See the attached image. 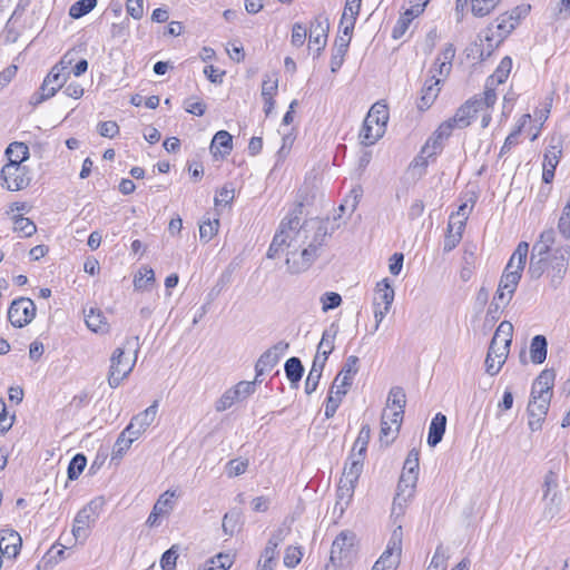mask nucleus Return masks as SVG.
I'll list each match as a JSON object with an SVG mask.
<instances>
[{"mask_svg":"<svg viewBox=\"0 0 570 570\" xmlns=\"http://www.w3.org/2000/svg\"><path fill=\"white\" fill-rule=\"evenodd\" d=\"M303 205L298 204L284 217L267 250L268 258H275L286 249V266L291 274L307 271L320 256L326 237L330 236L328 223L311 218L301 223Z\"/></svg>","mask_w":570,"mask_h":570,"instance_id":"1","label":"nucleus"},{"mask_svg":"<svg viewBox=\"0 0 570 570\" xmlns=\"http://www.w3.org/2000/svg\"><path fill=\"white\" fill-rule=\"evenodd\" d=\"M139 351V337L134 336L126 340L124 347H117L110 357L108 384L116 389L121 381L132 371Z\"/></svg>","mask_w":570,"mask_h":570,"instance_id":"2","label":"nucleus"},{"mask_svg":"<svg viewBox=\"0 0 570 570\" xmlns=\"http://www.w3.org/2000/svg\"><path fill=\"white\" fill-rule=\"evenodd\" d=\"M512 335L513 325L509 321L501 322L491 340L484 362L489 375L494 376L501 371L509 354Z\"/></svg>","mask_w":570,"mask_h":570,"instance_id":"3","label":"nucleus"},{"mask_svg":"<svg viewBox=\"0 0 570 570\" xmlns=\"http://www.w3.org/2000/svg\"><path fill=\"white\" fill-rule=\"evenodd\" d=\"M420 470V452L412 449L403 464V470L397 484V493L394 498V505L402 507L413 495Z\"/></svg>","mask_w":570,"mask_h":570,"instance_id":"4","label":"nucleus"},{"mask_svg":"<svg viewBox=\"0 0 570 570\" xmlns=\"http://www.w3.org/2000/svg\"><path fill=\"white\" fill-rule=\"evenodd\" d=\"M556 243V232L553 228H547L539 235L538 240L532 245L528 274L531 278H540L547 269V261L550 256L552 246Z\"/></svg>","mask_w":570,"mask_h":570,"instance_id":"5","label":"nucleus"},{"mask_svg":"<svg viewBox=\"0 0 570 570\" xmlns=\"http://www.w3.org/2000/svg\"><path fill=\"white\" fill-rule=\"evenodd\" d=\"M495 101V92L484 91L482 95H476L466 100L455 111L454 116L452 117V121L456 124L459 129L466 128L471 125L472 120L479 111L493 107Z\"/></svg>","mask_w":570,"mask_h":570,"instance_id":"6","label":"nucleus"},{"mask_svg":"<svg viewBox=\"0 0 570 570\" xmlns=\"http://www.w3.org/2000/svg\"><path fill=\"white\" fill-rule=\"evenodd\" d=\"M101 503L92 500L78 511L72 524V535L76 541L85 542L89 535L90 528L99 517Z\"/></svg>","mask_w":570,"mask_h":570,"instance_id":"7","label":"nucleus"},{"mask_svg":"<svg viewBox=\"0 0 570 570\" xmlns=\"http://www.w3.org/2000/svg\"><path fill=\"white\" fill-rule=\"evenodd\" d=\"M570 258V246H559L556 247L548 261H547V269L548 277L550 278V284L553 288H558L568 271Z\"/></svg>","mask_w":570,"mask_h":570,"instance_id":"8","label":"nucleus"},{"mask_svg":"<svg viewBox=\"0 0 570 570\" xmlns=\"http://www.w3.org/2000/svg\"><path fill=\"white\" fill-rule=\"evenodd\" d=\"M1 186L11 191L24 189L30 184L28 169L19 164V160H11L2 167Z\"/></svg>","mask_w":570,"mask_h":570,"instance_id":"9","label":"nucleus"},{"mask_svg":"<svg viewBox=\"0 0 570 570\" xmlns=\"http://www.w3.org/2000/svg\"><path fill=\"white\" fill-rule=\"evenodd\" d=\"M458 128L456 124L452 121V118L443 121L434 132V138L426 141V144L422 147L421 155L416 157L413 161L414 166H426L425 158L432 157L440 153L441 144L440 140L448 139L453 129Z\"/></svg>","mask_w":570,"mask_h":570,"instance_id":"10","label":"nucleus"},{"mask_svg":"<svg viewBox=\"0 0 570 570\" xmlns=\"http://www.w3.org/2000/svg\"><path fill=\"white\" fill-rule=\"evenodd\" d=\"M36 316V305L31 298L20 297L12 301L8 309V320L14 327H23Z\"/></svg>","mask_w":570,"mask_h":570,"instance_id":"11","label":"nucleus"},{"mask_svg":"<svg viewBox=\"0 0 570 570\" xmlns=\"http://www.w3.org/2000/svg\"><path fill=\"white\" fill-rule=\"evenodd\" d=\"M355 542V533L348 530L342 531L335 538L332 543L330 556V561L334 568L342 566L345 560H348L352 557Z\"/></svg>","mask_w":570,"mask_h":570,"instance_id":"12","label":"nucleus"},{"mask_svg":"<svg viewBox=\"0 0 570 570\" xmlns=\"http://www.w3.org/2000/svg\"><path fill=\"white\" fill-rule=\"evenodd\" d=\"M550 401L551 396L548 394L535 393V395H533L531 392L530 401L527 407L529 416L528 425L531 431H538L541 429V425L549 411Z\"/></svg>","mask_w":570,"mask_h":570,"instance_id":"13","label":"nucleus"},{"mask_svg":"<svg viewBox=\"0 0 570 570\" xmlns=\"http://www.w3.org/2000/svg\"><path fill=\"white\" fill-rule=\"evenodd\" d=\"M521 276L522 272L517 269H509V267H505L501 276L494 299L500 301L504 306L508 305L512 299Z\"/></svg>","mask_w":570,"mask_h":570,"instance_id":"14","label":"nucleus"},{"mask_svg":"<svg viewBox=\"0 0 570 570\" xmlns=\"http://www.w3.org/2000/svg\"><path fill=\"white\" fill-rule=\"evenodd\" d=\"M289 344L279 341L271 348L266 350L257 360L255 365L256 379L263 375L265 372L271 371L281 360V357L288 350Z\"/></svg>","mask_w":570,"mask_h":570,"instance_id":"15","label":"nucleus"},{"mask_svg":"<svg viewBox=\"0 0 570 570\" xmlns=\"http://www.w3.org/2000/svg\"><path fill=\"white\" fill-rule=\"evenodd\" d=\"M158 405L159 403L156 400L146 410L132 416L130 423L126 426L129 435L139 439L147 431L157 416Z\"/></svg>","mask_w":570,"mask_h":570,"instance_id":"16","label":"nucleus"},{"mask_svg":"<svg viewBox=\"0 0 570 570\" xmlns=\"http://www.w3.org/2000/svg\"><path fill=\"white\" fill-rule=\"evenodd\" d=\"M562 154V145L559 138H551L550 145L543 156L542 180L551 183L554 177V170L559 164Z\"/></svg>","mask_w":570,"mask_h":570,"instance_id":"17","label":"nucleus"},{"mask_svg":"<svg viewBox=\"0 0 570 570\" xmlns=\"http://www.w3.org/2000/svg\"><path fill=\"white\" fill-rule=\"evenodd\" d=\"M328 30V19L322 14L315 17L311 22L309 46L311 48H315L317 55H320L326 46Z\"/></svg>","mask_w":570,"mask_h":570,"instance_id":"18","label":"nucleus"},{"mask_svg":"<svg viewBox=\"0 0 570 570\" xmlns=\"http://www.w3.org/2000/svg\"><path fill=\"white\" fill-rule=\"evenodd\" d=\"M358 372V357L351 355L346 358L342 370L333 381L332 387L343 390L347 393L348 387L353 383V379Z\"/></svg>","mask_w":570,"mask_h":570,"instance_id":"19","label":"nucleus"},{"mask_svg":"<svg viewBox=\"0 0 570 570\" xmlns=\"http://www.w3.org/2000/svg\"><path fill=\"white\" fill-rule=\"evenodd\" d=\"M71 62L72 58L69 57V53H66L60 62L55 65L45 78L51 87H55L56 91L61 89L66 83L69 77L68 68Z\"/></svg>","mask_w":570,"mask_h":570,"instance_id":"20","label":"nucleus"},{"mask_svg":"<svg viewBox=\"0 0 570 570\" xmlns=\"http://www.w3.org/2000/svg\"><path fill=\"white\" fill-rule=\"evenodd\" d=\"M21 537L12 529H3L0 531V551L8 558H16L21 548Z\"/></svg>","mask_w":570,"mask_h":570,"instance_id":"21","label":"nucleus"},{"mask_svg":"<svg viewBox=\"0 0 570 570\" xmlns=\"http://www.w3.org/2000/svg\"><path fill=\"white\" fill-rule=\"evenodd\" d=\"M521 10L523 13H528L530 7H517L511 12H505L498 18L497 29L499 31L498 37L500 38L498 42L515 29L520 21V16H514L513 13Z\"/></svg>","mask_w":570,"mask_h":570,"instance_id":"22","label":"nucleus"},{"mask_svg":"<svg viewBox=\"0 0 570 570\" xmlns=\"http://www.w3.org/2000/svg\"><path fill=\"white\" fill-rule=\"evenodd\" d=\"M440 78H435V75H432L430 79H428L421 90V97L417 101V108L420 110H426L434 102L436 97L440 94Z\"/></svg>","mask_w":570,"mask_h":570,"instance_id":"23","label":"nucleus"},{"mask_svg":"<svg viewBox=\"0 0 570 570\" xmlns=\"http://www.w3.org/2000/svg\"><path fill=\"white\" fill-rule=\"evenodd\" d=\"M511 68L512 59L510 57H504L494 72L487 79L484 91L495 92L494 87L503 83L508 79Z\"/></svg>","mask_w":570,"mask_h":570,"instance_id":"24","label":"nucleus"},{"mask_svg":"<svg viewBox=\"0 0 570 570\" xmlns=\"http://www.w3.org/2000/svg\"><path fill=\"white\" fill-rule=\"evenodd\" d=\"M446 428V416L442 413L435 414L430 423L428 444L432 448L436 446L444 435Z\"/></svg>","mask_w":570,"mask_h":570,"instance_id":"25","label":"nucleus"},{"mask_svg":"<svg viewBox=\"0 0 570 570\" xmlns=\"http://www.w3.org/2000/svg\"><path fill=\"white\" fill-rule=\"evenodd\" d=\"M556 380V372L553 370H543L537 377L532 385L531 392L533 395L548 394L552 397V389Z\"/></svg>","mask_w":570,"mask_h":570,"instance_id":"26","label":"nucleus"},{"mask_svg":"<svg viewBox=\"0 0 570 570\" xmlns=\"http://www.w3.org/2000/svg\"><path fill=\"white\" fill-rule=\"evenodd\" d=\"M363 463L364 458L356 455L355 453H351L341 479L356 484L363 471Z\"/></svg>","mask_w":570,"mask_h":570,"instance_id":"27","label":"nucleus"},{"mask_svg":"<svg viewBox=\"0 0 570 570\" xmlns=\"http://www.w3.org/2000/svg\"><path fill=\"white\" fill-rule=\"evenodd\" d=\"M395 292L387 278L380 281L375 287L373 303H381V306L391 307L394 301Z\"/></svg>","mask_w":570,"mask_h":570,"instance_id":"28","label":"nucleus"},{"mask_svg":"<svg viewBox=\"0 0 570 570\" xmlns=\"http://www.w3.org/2000/svg\"><path fill=\"white\" fill-rule=\"evenodd\" d=\"M384 132L383 127L374 125V122H367V117H365L360 132V138L363 145L371 146L374 145L384 135Z\"/></svg>","mask_w":570,"mask_h":570,"instance_id":"29","label":"nucleus"},{"mask_svg":"<svg viewBox=\"0 0 570 570\" xmlns=\"http://www.w3.org/2000/svg\"><path fill=\"white\" fill-rule=\"evenodd\" d=\"M338 333V325L336 323H332L322 334L321 342L317 345V352L323 353L324 355H330L334 351L335 338Z\"/></svg>","mask_w":570,"mask_h":570,"instance_id":"30","label":"nucleus"},{"mask_svg":"<svg viewBox=\"0 0 570 570\" xmlns=\"http://www.w3.org/2000/svg\"><path fill=\"white\" fill-rule=\"evenodd\" d=\"M402 552V529L399 527L395 529L390 538L386 550L382 556H387V560H395L396 564L400 562Z\"/></svg>","mask_w":570,"mask_h":570,"instance_id":"31","label":"nucleus"},{"mask_svg":"<svg viewBox=\"0 0 570 570\" xmlns=\"http://www.w3.org/2000/svg\"><path fill=\"white\" fill-rule=\"evenodd\" d=\"M548 342L543 335H535L530 345V357L532 363L541 364L547 358Z\"/></svg>","mask_w":570,"mask_h":570,"instance_id":"32","label":"nucleus"},{"mask_svg":"<svg viewBox=\"0 0 570 570\" xmlns=\"http://www.w3.org/2000/svg\"><path fill=\"white\" fill-rule=\"evenodd\" d=\"M85 322L89 330L95 333H105L108 331V323L106 317L99 309L90 308L85 315Z\"/></svg>","mask_w":570,"mask_h":570,"instance_id":"33","label":"nucleus"},{"mask_svg":"<svg viewBox=\"0 0 570 570\" xmlns=\"http://www.w3.org/2000/svg\"><path fill=\"white\" fill-rule=\"evenodd\" d=\"M529 253V244L527 242H520L513 252L507 267L509 269H517L523 272L527 257Z\"/></svg>","mask_w":570,"mask_h":570,"instance_id":"34","label":"nucleus"},{"mask_svg":"<svg viewBox=\"0 0 570 570\" xmlns=\"http://www.w3.org/2000/svg\"><path fill=\"white\" fill-rule=\"evenodd\" d=\"M366 117L367 122H374V125L381 126L385 129L389 120L387 106L382 102H375L368 110Z\"/></svg>","mask_w":570,"mask_h":570,"instance_id":"35","label":"nucleus"},{"mask_svg":"<svg viewBox=\"0 0 570 570\" xmlns=\"http://www.w3.org/2000/svg\"><path fill=\"white\" fill-rule=\"evenodd\" d=\"M387 410H384L381 416L380 442L390 445L399 434L400 428H395L387 421Z\"/></svg>","mask_w":570,"mask_h":570,"instance_id":"36","label":"nucleus"},{"mask_svg":"<svg viewBox=\"0 0 570 570\" xmlns=\"http://www.w3.org/2000/svg\"><path fill=\"white\" fill-rule=\"evenodd\" d=\"M284 370L291 384L297 385L304 373V367L301 360L295 356L288 358L285 362Z\"/></svg>","mask_w":570,"mask_h":570,"instance_id":"37","label":"nucleus"},{"mask_svg":"<svg viewBox=\"0 0 570 570\" xmlns=\"http://www.w3.org/2000/svg\"><path fill=\"white\" fill-rule=\"evenodd\" d=\"M175 498L176 491L167 490L158 498L153 509L160 515H169L175 507Z\"/></svg>","mask_w":570,"mask_h":570,"instance_id":"38","label":"nucleus"},{"mask_svg":"<svg viewBox=\"0 0 570 570\" xmlns=\"http://www.w3.org/2000/svg\"><path fill=\"white\" fill-rule=\"evenodd\" d=\"M346 395L345 391L333 389L331 386L325 404V416L327 419L333 417L336 413L343 397Z\"/></svg>","mask_w":570,"mask_h":570,"instance_id":"39","label":"nucleus"},{"mask_svg":"<svg viewBox=\"0 0 570 570\" xmlns=\"http://www.w3.org/2000/svg\"><path fill=\"white\" fill-rule=\"evenodd\" d=\"M219 148H224V150L220 151L222 154H229L233 148V137L226 130L217 131L212 140V151L216 154V150H219Z\"/></svg>","mask_w":570,"mask_h":570,"instance_id":"40","label":"nucleus"},{"mask_svg":"<svg viewBox=\"0 0 570 570\" xmlns=\"http://www.w3.org/2000/svg\"><path fill=\"white\" fill-rule=\"evenodd\" d=\"M13 219V230L19 233L22 237H30L37 232L36 224L29 219L18 214L12 217Z\"/></svg>","mask_w":570,"mask_h":570,"instance_id":"41","label":"nucleus"},{"mask_svg":"<svg viewBox=\"0 0 570 570\" xmlns=\"http://www.w3.org/2000/svg\"><path fill=\"white\" fill-rule=\"evenodd\" d=\"M371 438V428L368 424L362 425L358 435L353 444L352 452L356 455L365 458L367 444Z\"/></svg>","mask_w":570,"mask_h":570,"instance_id":"42","label":"nucleus"},{"mask_svg":"<svg viewBox=\"0 0 570 570\" xmlns=\"http://www.w3.org/2000/svg\"><path fill=\"white\" fill-rule=\"evenodd\" d=\"M6 154L9 161L19 160V164H21L29 158V148L24 142L14 141L8 146Z\"/></svg>","mask_w":570,"mask_h":570,"instance_id":"43","label":"nucleus"},{"mask_svg":"<svg viewBox=\"0 0 570 570\" xmlns=\"http://www.w3.org/2000/svg\"><path fill=\"white\" fill-rule=\"evenodd\" d=\"M414 16H416L415 11L413 9H409L399 18L392 30L393 39H400L404 36Z\"/></svg>","mask_w":570,"mask_h":570,"instance_id":"44","label":"nucleus"},{"mask_svg":"<svg viewBox=\"0 0 570 570\" xmlns=\"http://www.w3.org/2000/svg\"><path fill=\"white\" fill-rule=\"evenodd\" d=\"M355 483L340 479L337 487V504H341L343 510L344 505H347L354 494Z\"/></svg>","mask_w":570,"mask_h":570,"instance_id":"45","label":"nucleus"},{"mask_svg":"<svg viewBox=\"0 0 570 570\" xmlns=\"http://www.w3.org/2000/svg\"><path fill=\"white\" fill-rule=\"evenodd\" d=\"M529 118L530 115H523L521 117L519 126L505 138L504 144L500 150V157L509 153L513 146L518 145V137L521 134L522 128L524 127Z\"/></svg>","mask_w":570,"mask_h":570,"instance_id":"46","label":"nucleus"},{"mask_svg":"<svg viewBox=\"0 0 570 570\" xmlns=\"http://www.w3.org/2000/svg\"><path fill=\"white\" fill-rule=\"evenodd\" d=\"M405 404L406 396L404 390L400 386L392 387L389 392L386 407L391 409L392 406H395V410L404 411Z\"/></svg>","mask_w":570,"mask_h":570,"instance_id":"47","label":"nucleus"},{"mask_svg":"<svg viewBox=\"0 0 570 570\" xmlns=\"http://www.w3.org/2000/svg\"><path fill=\"white\" fill-rule=\"evenodd\" d=\"M155 282V273L151 268L142 267L138 274L135 275L134 286L136 289H146Z\"/></svg>","mask_w":570,"mask_h":570,"instance_id":"48","label":"nucleus"},{"mask_svg":"<svg viewBox=\"0 0 570 570\" xmlns=\"http://www.w3.org/2000/svg\"><path fill=\"white\" fill-rule=\"evenodd\" d=\"M501 0H472V13L475 17L490 14Z\"/></svg>","mask_w":570,"mask_h":570,"instance_id":"49","label":"nucleus"},{"mask_svg":"<svg viewBox=\"0 0 570 570\" xmlns=\"http://www.w3.org/2000/svg\"><path fill=\"white\" fill-rule=\"evenodd\" d=\"M96 4L97 0H79L70 7L69 14L73 19H79L89 13Z\"/></svg>","mask_w":570,"mask_h":570,"instance_id":"50","label":"nucleus"},{"mask_svg":"<svg viewBox=\"0 0 570 570\" xmlns=\"http://www.w3.org/2000/svg\"><path fill=\"white\" fill-rule=\"evenodd\" d=\"M138 440V438H134L129 435L127 432V428L119 434L115 445H114V454L116 456H122L124 453L130 448L134 441Z\"/></svg>","mask_w":570,"mask_h":570,"instance_id":"51","label":"nucleus"},{"mask_svg":"<svg viewBox=\"0 0 570 570\" xmlns=\"http://www.w3.org/2000/svg\"><path fill=\"white\" fill-rule=\"evenodd\" d=\"M219 220H204L199 225V238L204 243H208L218 232Z\"/></svg>","mask_w":570,"mask_h":570,"instance_id":"52","label":"nucleus"},{"mask_svg":"<svg viewBox=\"0 0 570 570\" xmlns=\"http://www.w3.org/2000/svg\"><path fill=\"white\" fill-rule=\"evenodd\" d=\"M56 89L55 87H51V85H49L46 79L43 80L42 85L40 86L39 88V91L35 92L31 98H30V104L32 106H38L40 105L41 102H43L45 100L53 97L56 95Z\"/></svg>","mask_w":570,"mask_h":570,"instance_id":"53","label":"nucleus"},{"mask_svg":"<svg viewBox=\"0 0 570 570\" xmlns=\"http://www.w3.org/2000/svg\"><path fill=\"white\" fill-rule=\"evenodd\" d=\"M86 464V456L81 453L76 454L68 465V478L70 480H76L85 470Z\"/></svg>","mask_w":570,"mask_h":570,"instance_id":"54","label":"nucleus"},{"mask_svg":"<svg viewBox=\"0 0 570 570\" xmlns=\"http://www.w3.org/2000/svg\"><path fill=\"white\" fill-rule=\"evenodd\" d=\"M248 469V460L233 459L225 466L228 478H235L244 474Z\"/></svg>","mask_w":570,"mask_h":570,"instance_id":"55","label":"nucleus"},{"mask_svg":"<svg viewBox=\"0 0 570 570\" xmlns=\"http://www.w3.org/2000/svg\"><path fill=\"white\" fill-rule=\"evenodd\" d=\"M322 304V312L327 313L331 309L338 307L342 304V297L335 292H325L320 297Z\"/></svg>","mask_w":570,"mask_h":570,"instance_id":"56","label":"nucleus"},{"mask_svg":"<svg viewBox=\"0 0 570 570\" xmlns=\"http://www.w3.org/2000/svg\"><path fill=\"white\" fill-rule=\"evenodd\" d=\"M256 382H257V379H255V381H253V382L240 381L234 387H232V390H233V392H235V395L237 396L238 401L247 399L249 395H252L255 392Z\"/></svg>","mask_w":570,"mask_h":570,"instance_id":"57","label":"nucleus"},{"mask_svg":"<svg viewBox=\"0 0 570 570\" xmlns=\"http://www.w3.org/2000/svg\"><path fill=\"white\" fill-rule=\"evenodd\" d=\"M558 230L566 239H570V199L562 209L558 222Z\"/></svg>","mask_w":570,"mask_h":570,"instance_id":"58","label":"nucleus"},{"mask_svg":"<svg viewBox=\"0 0 570 570\" xmlns=\"http://www.w3.org/2000/svg\"><path fill=\"white\" fill-rule=\"evenodd\" d=\"M448 556L444 548L440 544L436 547L435 552L426 570H446Z\"/></svg>","mask_w":570,"mask_h":570,"instance_id":"59","label":"nucleus"},{"mask_svg":"<svg viewBox=\"0 0 570 570\" xmlns=\"http://www.w3.org/2000/svg\"><path fill=\"white\" fill-rule=\"evenodd\" d=\"M238 402L237 396L235 395V392H233L232 389H228L224 392V394L216 401L215 409L217 412H223L227 409H229L233 404Z\"/></svg>","mask_w":570,"mask_h":570,"instance_id":"60","label":"nucleus"},{"mask_svg":"<svg viewBox=\"0 0 570 570\" xmlns=\"http://www.w3.org/2000/svg\"><path fill=\"white\" fill-rule=\"evenodd\" d=\"M558 487H559V475L557 472L550 470L544 476L543 498L547 499L552 491L556 492Z\"/></svg>","mask_w":570,"mask_h":570,"instance_id":"61","label":"nucleus"},{"mask_svg":"<svg viewBox=\"0 0 570 570\" xmlns=\"http://www.w3.org/2000/svg\"><path fill=\"white\" fill-rule=\"evenodd\" d=\"M144 2L145 0H127V13L135 20L141 19L144 17Z\"/></svg>","mask_w":570,"mask_h":570,"instance_id":"62","label":"nucleus"},{"mask_svg":"<svg viewBox=\"0 0 570 570\" xmlns=\"http://www.w3.org/2000/svg\"><path fill=\"white\" fill-rule=\"evenodd\" d=\"M307 36V30L302 23H295L292 29L291 42L295 47L304 45Z\"/></svg>","mask_w":570,"mask_h":570,"instance_id":"63","label":"nucleus"},{"mask_svg":"<svg viewBox=\"0 0 570 570\" xmlns=\"http://www.w3.org/2000/svg\"><path fill=\"white\" fill-rule=\"evenodd\" d=\"M178 558V553L175 547L168 549L160 559V566L163 570H174L176 567V560Z\"/></svg>","mask_w":570,"mask_h":570,"instance_id":"64","label":"nucleus"}]
</instances>
